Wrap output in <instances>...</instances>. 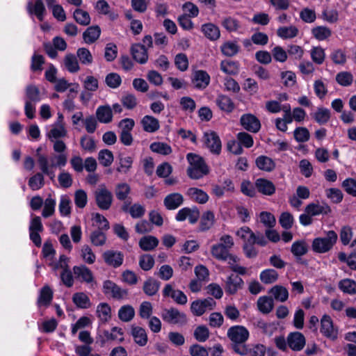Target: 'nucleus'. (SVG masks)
Instances as JSON below:
<instances>
[{"label":"nucleus","instance_id":"22","mask_svg":"<svg viewBox=\"0 0 356 356\" xmlns=\"http://www.w3.org/2000/svg\"><path fill=\"white\" fill-rule=\"evenodd\" d=\"M143 129L147 133H155L160 129V123L156 118L146 115L140 120Z\"/></svg>","mask_w":356,"mask_h":356},{"label":"nucleus","instance_id":"10","mask_svg":"<svg viewBox=\"0 0 356 356\" xmlns=\"http://www.w3.org/2000/svg\"><path fill=\"white\" fill-rule=\"evenodd\" d=\"M240 124L246 131L257 133L261 129L260 120L252 113H245L241 116Z\"/></svg>","mask_w":356,"mask_h":356},{"label":"nucleus","instance_id":"24","mask_svg":"<svg viewBox=\"0 0 356 356\" xmlns=\"http://www.w3.org/2000/svg\"><path fill=\"white\" fill-rule=\"evenodd\" d=\"M256 166L262 171L270 172L275 168V161L267 156H259L255 160Z\"/></svg>","mask_w":356,"mask_h":356},{"label":"nucleus","instance_id":"6","mask_svg":"<svg viewBox=\"0 0 356 356\" xmlns=\"http://www.w3.org/2000/svg\"><path fill=\"white\" fill-rule=\"evenodd\" d=\"M161 316L164 321L172 325H182L187 321L186 315L176 308L164 309Z\"/></svg>","mask_w":356,"mask_h":356},{"label":"nucleus","instance_id":"26","mask_svg":"<svg viewBox=\"0 0 356 356\" xmlns=\"http://www.w3.org/2000/svg\"><path fill=\"white\" fill-rule=\"evenodd\" d=\"M243 284V280L237 275H231L226 282V292L229 294H234Z\"/></svg>","mask_w":356,"mask_h":356},{"label":"nucleus","instance_id":"5","mask_svg":"<svg viewBox=\"0 0 356 356\" xmlns=\"http://www.w3.org/2000/svg\"><path fill=\"white\" fill-rule=\"evenodd\" d=\"M97 206L103 210L108 209L113 202L112 193L105 185H100L95 193Z\"/></svg>","mask_w":356,"mask_h":356},{"label":"nucleus","instance_id":"47","mask_svg":"<svg viewBox=\"0 0 356 356\" xmlns=\"http://www.w3.org/2000/svg\"><path fill=\"white\" fill-rule=\"evenodd\" d=\"M134 158L131 156H120L119 166L117 171L120 173L127 174L132 167Z\"/></svg>","mask_w":356,"mask_h":356},{"label":"nucleus","instance_id":"36","mask_svg":"<svg viewBox=\"0 0 356 356\" xmlns=\"http://www.w3.org/2000/svg\"><path fill=\"white\" fill-rule=\"evenodd\" d=\"M239 46L236 41H226L220 47L223 55L232 57L236 55L239 51Z\"/></svg>","mask_w":356,"mask_h":356},{"label":"nucleus","instance_id":"20","mask_svg":"<svg viewBox=\"0 0 356 356\" xmlns=\"http://www.w3.org/2000/svg\"><path fill=\"white\" fill-rule=\"evenodd\" d=\"M95 115L100 123L108 124L111 122L113 118L111 106L108 104L99 106L96 109Z\"/></svg>","mask_w":356,"mask_h":356},{"label":"nucleus","instance_id":"61","mask_svg":"<svg viewBox=\"0 0 356 356\" xmlns=\"http://www.w3.org/2000/svg\"><path fill=\"white\" fill-rule=\"evenodd\" d=\"M113 154L108 149H102L98 154V159L101 165L104 167L110 166L113 161Z\"/></svg>","mask_w":356,"mask_h":356},{"label":"nucleus","instance_id":"23","mask_svg":"<svg viewBox=\"0 0 356 356\" xmlns=\"http://www.w3.org/2000/svg\"><path fill=\"white\" fill-rule=\"evenodd\" d=\"M103 258L108 265L116 268L122 265L124 256L120 252L108 250L104 253Z\"/></svg>","mask_w":356,"mask_h":356},{"label":"nucleus","instance_id":"35","mask_svg":"<svg viewBox=\"0 0 356 356\" xmlns=\"http://www.w3.org/2000/svg\"><path fill=\"white\" fill-rule=\"evenodd\" d=\"M131 335L134 341L140 346H144L147 342V336L145 330L138 326H133L131 329Z\"/></svg>","mask_w":356,"mask_h":356},{"label":"nucleus","instance_id":"57","mask_svg":"<svg viewBox=\"0 0 356 356\" xmlns=\"http://www.w3.org/2000/svg\"><path fill=\"white\" fill-rule=\"evenodd\" d=\"M131 188L129 184L126 183H120L117 184L115 189L116 197L119 200H124L130 193Z\"/></svg>","mask_w":356,"mask_h":356},{"label":"nucleus","instance_id":"2","mask_svg":"<svg viewBox=\"0 0 356 356\" xmlns=\"http://www.w3.org/2000/svg\"><path fill=\"white\" fill-rule=\"evenodd\" d=\"M234 244L233 238L228 234H224L220 236L218 243L212 245L211 253L212 256L218 260H232L235 263L238 261V258L229 253Z\"/></svg>","mask_w":356,"mask_h":356},{"label":"nucleus","instance_id":"42","mask_svg":"<svg viewBox=\"0 0 356 356\" xmlns=\"http://www.w3.org/2000/svg\"><path fill=\"white\" fill-rule=\"evenodd\" d=\"M312 34L317 40L323 41L331 36L332 31L328 27L318 26L312 29Z\"/></svg>","mask_w":356,"mask_h":356},{"label":"nucleus","instance_id":"16","mask_svg":"<svg viewBox=\"0 0 356 356\" xmlns=\"http://www.w3.org/2000/svg\"><path fill=\"white\" fill-rule=\"evenodd\" d=\"M67 135V130L65 125L52 124L49 126L46 136L49 140L63 139Z\"/></svg>","mask_w":356,"mask_h":356},{"label":"nucleus","instance_id":"48","mask_svg":"<svg viewBox=\"0 0 356 356\" xmlns=\"http://www.w3.org/2000/svg\"><path fill=\"white\" fill-rule=\"evenodd\" d=\"M257 307L261 312L264 314H268L273 308V300L270 297H260L257 300Z\"/></svg>","mask_w":356,"mask_h":356},{"label":"nucleus","instance_id":"46","mask_svg":"<svg viewBox=\"0 0 356 356\" xmlns=\"http://www.w3.org/2000/svg\"><path fill=\"white\" fill-rule=\"evenodd\" d=\"M80 256L83 261L88 264H92L96 261V255L88 245H83L80 249Z\"/></svg>","mask_w":356,"mask_h":356},{"label":"nucleus","instance_id":"38","mask_svg":"<svg viewBox=\"0 0 356 356\" xmlns=\"http://www.w3.org/2000/svg\"><path fill=\"white\" fill-rule=\"evenodd\" d=\"M149 149L152 152L163 156L169 155L172 152L171 146L163 142H154L151 143Z\"/></svg>","mask_w":356,"mask_h":356},{"label":"nucleus","instance_id":"41","mask_svg":"<svg viewBox=\"0 0 356 356\" xmlns=\"http://www.w3.org/2000/svg\"><path fill=\"white\" fill-rule=\"evenodd\" d=\"M53 297V293L51 289L49 286H44L41 290L38 299V306L40 307H47Z\"/></svg>","mask_w":356,"mask_h":356},{"label":"nucleus","instance_id":"28","mask_svg":"<svg viewBox=\"0 0 356 356\" xmlns=\"http://www.w3.org/2000/svg\"><path fill=\"white\" fill-rule=\"evenodd\" d=\"M216 102L221 111L227 113H232L234 109V104L232 99L225 95L220 94L218 95Z\"/></svg>","mask_w":356,"mask_h":356},{"label":"nucleus","instance_id":"9","mask_svg":"<svg viewBox=\"0 0 356 356\" xmlns=\"http://www.w3.org/2000/svg\"><path fill=\"white\" fill-rule=\"evenodd\" d=\"M227 336L234 343H243L249 337V331L242 325H234L228 329Z\"/></svg>","mask_w":356,"mask_h":356},{"label":"nucleus","instance_id":"39","mask_svg":"<svg viewBox=\"0 0 356 356\" xmlns=\"http://www.w3.org/2000/svg\"><path fill=\"white\" fill-rule=\"evenodd\" d=\"M63 63L65 67L71 73L77 72L80 70L77 58L72 54H67L65 55Z\"/></svg>","mask_w":356,"mask_h":356},{"label":"nucleus","instance_id":"14","mask_svg":"<svg viewBox=\"0 0 356 356\" xmlns=\"http://www.w3.org/2000/svg\"><path fill=\"white\" fill-rule=\"evenodd\" d=\"M103 289L105 294L111 295L116 299L123 298L127 295L126 290L122 289L111 280H106L104 282Z\"/></svg>","mask_w":356,"mask_h":356},{"label":"nucleus","instance_id":"34","mask_svg":"<svg viewBox=\"0 0 356 356\" xmlns=\"http://www.w3.org/2000/svg\"><path fill=\"white\" fill-rule=\"evenodd\" d=\"M215 222L214 213L211 211L204 212L200 218V229L207 231L212 227Z\"/></svg>","mask_w":356,"mask_h":356},{"label":"nucleus","instance_id":"15","mask_svg":"<svg viewBox=\"0 0 356 356\" xmlns=\"http://www.w3.org/2000/svg\"><path fill=\"white\" fill-rule=\"evenodd\" d=\"M164 296L172 298L174 301L179 305H185L188 301L187 296L180 290L175 289L171 284H166L163 290Z\"/></svg>","mask_w":356,"mask_h":356},{"label":"nucleus","instance_id":"64","mask_svg":"<svg viewBox=\"0 0 356 356\" xmlns=\"http://www.w3.org/2000/svg\"><path fill=\"white\" fill-rule=\"evenodd\" d=\"M314 90L316 97L320 99H325L328 92L327 86L321 79L316 80L314 82Z\"/></svg>","mask_w":356,"mask_h":356},{"label":"nucleus","instance_id":"63","mask_svg":"<svg viewBox=\"0 0 356 356\" xmlns=\"http://www.w3.org/2000/svg\"><path fill=\"white\" fill-rule=\"evenodd\" d=\"M260 222L267 228H272L276 224V220L273 214L268 211H262L259 216Z\"/></svg>","mask_w":356,"mask_h":356},{"label":"nucleus","instance_id":"31","mask_svg":"<svg viewBox=\"0 0 356 356\" xmlns=\"http://www.w3.org/2000/svg\"><path fill=\"white\" fill-rule=\"evenodd\" d=\"M101 33V29L98 26L88 27L83 33V38L86 43L92 44L95 42Z\"/></svg>","mask_w":356,"mask_h":356},{"label":"nucleus","instance_id":"12","mask_svg":"<svg viewBox=\"0 0 356 356\" xmlns=\"http://www.w3.org/2000/svg\"><path fill=\"white\" fill-rule=\"evenodd\" d=\"M305 337L301 332H291L287 337V344L294 351L301 350L305 347Z\"/></svg>","mask_w":356,"mask_h":356},{"label":"nucleus","instance_id":"33","mask_svg":"<svg viewBox=\"0 0 356 356\" xmlns=\"http://www.w3.org/2000/svg\"><path fill=\"white\" fill-rule=\"evenodd\" d=\"M72 301L77 307L81 309H88L91 306L89 297L83 292L75 293L72 296Z\"/></svg>","mask_w":356,"mask_h":356},{"label":"nucleus","instance_id":"8","mask_svg":"<svg viewBox=\"0 0 356 356\" xmlns=\"http://www.w3.org/2000/svg\"><path fill=\"white\" fill-rule=\"evenodd\" d=\"M216 306V302L211 298L193 301L191 305V312L197 316H202L207 310H211Z\"/></svg>","mask_w":356,"mask_h":356},{"label":"nucleus","instance_id":"30","mask_svg":"<svg viewBox=\"0 0 356 356\" xmlns=\"http://www.w3.org/2000/svg\"><path fill=\"white\" fill-rule=\"evenodd\" d=\"M298 29L293 25L280 26L277 30V36L284 40L294 38L298 35Z\"/></svg>","mask_w":356,"mask_h":356},{"label":"nucleus","instance_id":"40","mask_svg":"<svg viewBox=\"0 0 356 356\" xmlns=\"http://www.w3.org/2000/svg\"><path fill=\"white\" fill-rule=\"evenodd\" d=\"M220 70L227 74L234 75L239 71V64L237 61L225 60L220 63Z\"/></svg>","mask_w":356,"mask_h":356},{"label":"nucleus","instance_id":"50","mask_svg":"<svg viewBox=\"0 0 356 356\" xmlns=\"http://www.w3.org/2000/svg\"><path fill=\"white\" fill-rule=\"evenodd\" d=\"M135 310L131 305H124L118 311V317L123 322H129L133 319Z\"/></svg>","mask_w":356,"mask_h":356},{"label":"nucleus","instance_id":"55","mask_svg":"<svg viewBox=\"0 0 356 356\" xmlns=\"http://www.w3.org/2000/svg\"><path fill=\"white\" fill-rule=\"evenodd\" d=\"M56 204L55 198L51 197V195L46 198L44 202V209L42 213L44 218H48L54 213Z\"/></svg>","mask_w":356,"mask_h":356},{"label":"nucleus","instance_id":"52","mask_svg":"<svg viewBox=\"0 0 356 356\" xmlns=\"http://www.w3.org/2000/svg\"><path fill=\"white\" fill-rule=\"evenodd\" d=\"M270 293L273 296L274 298L280 302H285L289 297V292L288 290L280 285H276L273 286L270 291Z\"/></svg>","mask_w":356,"mask_h":356},{"label":"nucleus","instance_id":"25","mask_svg":"<svg viewBox=\"0 0 356 356\" xmlns=\"http://www.w3.org/2000/svg\"><path fill=\"white\" fill-rule=\"evenodd\" d=\"M312 217L321 214H327L331 211L330 207L325 203L320 204L319 203H310L305 209Z\"/></svg>","mask_w":356,"mask_h":356},{"label":"nucleus","instance_id":"19","mask_svg":"<svg viewBox=\"0 0 356 356\" xmlns=\"http://www.w3.org/2000/svg\"><path fill=\"white\" fill-rule=\"evenodd\" d=\"M192 82L196 88L204 89L210 83V76L204 70H196L193 72Z\"/></svg>","mask_w":356,"mask_h":356},{"label":"nucleus","instance_id":"45","mask_svg":"<svg viewBox=\"0 0 356 356\" xmlns=\"http://www.w3.org/2000/svg\"><path fill=\"white\" fill-rule=\"evenodd\" d=\"M98 318L103 322L108 321L111 317V309L106 302L99 303L96 310Z\"/></svg>","mask_w":356,"mask_h":356},{"label":"nucleus","instance_id":"60","mask_svg":"<svg viewBox=\"0 0 356 356\" xmlns=\"http://www.w3.org/2000/svg\"><path fill=\"white\" fill-rule=\"evenodd\" d=\"M59 211L61 216H67L71 213V200L67 195L60 197L59 205Z\"/></svg>","mask_w":356,"mask_h":356},{"label":"nucleus","instance_id":"21","mask_svg":"<svg viewBox=\"0 0 356 356\" xmlns=\"http://www.w3.org/2000/svg\"><path fill=\"white\" fill-rule=\"evenodd\" d=\"M131 54L133 58L140 64H145L148 60V54L144 45L136 43L132 44Z\"/></svg>","mask_w":356,"mask_h":356},{"label":"nucleus","instance_id":"7","mask_svg":"<svg viewBox=\"0 0 356 356\" xmlns=\"http://www.w3.org/2000/svg\"><path fill=\"white\" fill-rule=\"evenodd\" d=\"M321 333L325 337L335 340L338 337V329L334 325L332 318L324 314L321 319Z\"/></svg>","mask_w":356,"mask_h":356},{"label":"nucleus","instance_id":"44","mask_svg":"<svg viewBox=\"0 0 356 356\" xmlns=\"http://www.w3.org/2000/svg\"><path fill=\"white\" fill-rule=\"evenodd\" d=\"M158 239L153 236H143L139 241L140 248L145 251L153 250L158 245Z\"/></svg>","mask_w":356,"mask_h":356},{"label":"nucleus","instance_id":"37","mask_svg":"<svg viewBox=\"0 0 356 356\" xmlns=\"http://www.w3.org/2000/svg\"><path fill=\"white\" fill-rule=\"evenodd\" d=\"M188 195L199 204H204L209 200V196L201 189L197 188H190L187 191Z\"/></svg>","mask_w":356,"mask_h":356},{"label":"nucleus","instance_id":"27","mask_svg":"<svg viewBox=\"0 0 356 356\" xmlns=\"http://www.w3.org/2000/svg\"><path fill=\"white\" fill-rule=\"evenodd\" d=\"M201 30L204 36L211 41L217 40L220 36V31L218 26L212 23L203 24L201 27Z\"/></svg>","mask_w":356,"mask_h":356},{"label":"nucleus","instance_id":"58","mask_svg":"<svg viewBox=\"0 0 356 356\" xmlns=\"http://www.w3.org/2000/svg\"><path fill=\"white\" fill-rule=\"evenodd\" d=\"M73 15L76 22L81 25L87 26L90 22V17L88 13L81 9H76Z\"/></svg>","mask_w":356,"mask_h":356},{"label":"nucleus","instance_id":"18","mask_svg":"<svg viewBox=\"0 0 356 356\" xmlns=\"http://www.w3.org/2000/svg\"><path fill=\"white\" fill-rule=\"evenodd\" d=\"M256 189L264 195L270 196L275 193V186L270 180L264 178H259L255 181Z\"/></svg>","mask_w":356,"mask_h":356},{"label":"nucleus","instance_id":"29","mask_svg":"<svg viewBox=\"0 0 356 356\" xmlns=\"http://www.w3.org/2000/svg\"><path fill=\"white\" fill-rule=\"evenodd\" d=\"M183 196L178 193H171L164 199V205L169 210L178 208L183 203Z\"/></svg>","mask_w":356,"mask_h":356},{"label":"nucleus","instance_id":"54","mask_svg":"<svg viewBox=\"0 0 356 356\" xmlns=\"http://www.w3.org/2000/svg\"><path fill=\"white\" fill-rule=\"evenodd\" d=\"M313 118L318 124H323L330 120V112L327 108H318L316 111L313 113Z\"/></svg>","mask_w":356,"mask_h":356},{"label":"nucleus","instance_id":"3","mask_svg":"<svg viewBox=\"0 0 356 356\" xmlns=\"http://www.w3.org/2000/svg\"><path fill=\"white\" fill-rule=\"evenodd\" d=\"M186 159L189 163L187 174L190 178L199 179L209 173V168L204 159L200 155L188 153L186 155Z\"/></svg>","mask_w":356,"mask_h":356},{"label":"nucleus","instance_id":"51","mask_svg":"<svg viewBox=\"0 0 356 356\" xmlns=\"http://www.w3.org/2000/svg\"><path fill=\"white\" fill-rule=\"evenodd\" d=\"M339 289L345 293L353 295L356 293V282L350 279H343L339 283Z\"/></svg>","mask_w":356,"mask_h":356},{"label":"nucleus","instance_id":"4","mask_svg":"<svg viewBox=\"0 0 356 356\" xmlns=\"http://www.w3.org/2000/svg\"><path fill=\"white\" fill-rule=\"evenodd\" d=\"M337 239L338 236L334 231H328L325 237H317L313 240L312 250L316 253H326L332 249Z\"/></svg>","mask_w":356,"mask_h":356},{"label":"nucleus","instance_id":"17","mask_svg":"<svg viewBox=\"0 0 356 356\" xmlns=\"http://www.w3.org/2000/svg\"><path fill=\"white\" fill-rule=\"evenodd\" d=\"M27 11L31 15H35L40 22L43 21L46 15V8L42 0H35L34 3L29 1Z\"/></svg>","mask_w":356,"mask_h":356},{"label":"nucleus","instance_id":"32","mask_svg":"<svg viewBox=\"0 0 356 356\" xmlns=\"http://www.w3.org/2000/svg\"><path fill=\"white\" fill-rule=\"evenodd\" d=\"M104 335L106 341H113L121 343L124 340V332L122 328L118 327H113L110 331H104Z\"/></svg>","mask_w":356,"mask_h":356},{"label":"nucleus","instance_id":"56","mask_svg":"<svg viewBox=\"0 0 356 356\" xmlns=\"http://www.w3.org/2000/svg\"><path fill=\"white\" fill-rule=\"evenodd\" d=\"M42 172H38L31 177L29 180V186L33 191L41 188L44 184V179Z\"/></svg>","mask_w":356,"mask_h":356},{"label":"nucleus","instance_id":"1","mask_svg":"<svg viewBox=\"0 0 356 356\" xmlns=\"http://www.w3.org/2000/svg\"><path fill=\"white\" fill-rule=\"evenodd\" d=\"M37 162L41 172L52 179L55 177L54 169L65 166L67 156L66 154H54L50 157H47L44 154H39Z\"/></svg>","mask_w":356,"mask_h":356},{"label":"nucleus","instance_id":"53","mask_svg":"<svg viewBox=\"0 0 356 356\" xmlns=\"http://www.w3.org/2000/svg\"><path fill=\"white\" fill-rule=\"evenodd\" d=\"M76 56L81 64L90 65L93 61V57L90 51L85 47L79 48L76 51Z\"/></svg>","mask_w":356,"mask_h":356},{"label":"nucleus","instance_id":"62","mask_svg":"<svg viewBox=\"0 0 356 356\" xmlns=\"http://www.w3.org/2000/svg\"><path fill=\"white\" fill-rule=\"evenodd\" d=\"M260 280L264 284H271L275 282L278 278V273L275 270L266 269L260 274Z\"/></svg>","mask_w":356,"mask_h":356},{"label":"nucleus","instance_id":"13","mask_svg":"<svg viewBox=\"0 0 356 356\" xmlns=\"http://www.w3.org/2000/svg\"><path fill=\"white\" fill-rule=\"evenodd\" d=\"M73 273L75 278L87 284L94 282V276L92 271L85 265L75 266L73 267Z\"/></svg>","mask_w":356,"mask_h":356},{"label":"nucleus","instance_id":"43","mask_svg":"<svg viewBox=\"0 0 356 356\" xmlns=\"http://www.w3.org/2000/svg\"><path fill=\"white\" fill-rule=\"evenodd\" d=\"M236 234L243 241L244 244L255 243V234L248 227H242L236 231Z\"/></svg>","mask_w":356,"mask_h":356},{"label":"nucleus","instance_id":"59","mask_svg":"<svg viewBox=\"0 0 356 356\" xmlns=\"http://www.w3.org/2000/svg\"><path fill=\"white\" fill-rule=\"evenodd\" d=\"M336 81L341 86H349L353 83V76L349 72H341L336 75Z\"/></svg>","mask_w":356,"mask_h":356},{"label":"nucleus","instance_id":"11","mask_svg":"<svg viewBox=\"0 0 356 356\" xmlns=\"http://www.w3.org/2000/svg\"><path fill=\"white\" fill-rule=\"evenodd\" d=\"M204 144L209 151L214 154H220L222 144L219 136L214 131L204 134Z\"/></svg>","mask_w":356,"mask_h":356},{"label":"nucleus","instance_id":"49","mask_svg":"<svg viewBox=\"0 0 356 356\" xmlns=\"http://www.w3.org/2000/svg\"><path fill=\"white\" fill-rule=\"evenodd\" d=\"M310 56L314 63L321 65L325 58V49L320 46L313 47L310 50Z\"/></svg>","mask_w":356,"mask_h":356}]
</instances>
